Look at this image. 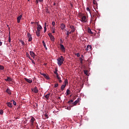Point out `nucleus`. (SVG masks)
<instances>
[{
	"label": "nucleus",
	"mask_w": 129,
	"mask_h": 129,
	"mask_svg": "<svg viewBox=\"0 0 129 129\" xmlns=\"http://www.w3.org/2000/svg\"><path fill=\"white\" fill-rule=\"evenodd\" d=\"M57 64H58L59 66H62V64H63V61H64V58L62 56V55H61L60 57H58L57 59Z\"/></svg>",
	"instance_id": "1"
},
{
	"label": "nucleus",
	"mask_w": 129,
	"mask_h": 129,
	"mask_svg": "<svg viewBox=\"0 0 129 129\" xmlns=\"http://www.w3.org/2000/svg\"><path fill=\"white\" fill-rule=\"evenodd\" d=\"M27 36H28V37L29 38L28 41L29 42L31 41L32 40V35H31V34L29 33V32H28Z\"/></svg>",
	"instance_id": "2"
},
{
	"label": "nucleus",
	"mask_w": 129,
	"mask_h": 129,
	"mask_svg": "<svg viewBox=\"0 0 129 129\" xmlns=\"http://www.w3.org/2000/svg\"><path fill=\"white\" fill-rule=\"evenodd\" d=\"M81 21L82 22H86V16H81Z\"/></svg>",
	"instance_id": "3"
},
{
	"label": "nucleus",
	"mask_w": 129,
	"mask_h": 129,
	"mask_svg": "<svg viewBox=\"0 0 129 129\" xmlns=\"http://www.w3.org/2000/svg\"><path fill=\"white\" fill-rule=\"evenodd\" d=\"M60 49L61 50V51L62 52H65L66 48H65V47H64L63 44H60Z\"/></svg>",
	"instance_id": "4"
},
{
	"label": "nucleus",
	"mask_w": 129,
	"mask_h": 129,
	"mask_svg": "<svg viewBox=\"0 0 129 129\" xmlns=\"http://www.w3.org/2000/svg\"><path fill=\"white\" fill-rule=\"evenodd\" d=\"M70 28H71V31L70 32V34H72V33L74 32L75 31V28L74 26H70Z\"/></svg>",
	"instance_id": "5"
},
{
	"label": "nucleus",
	"mask_w": 129,
	"mask_h": 129,
	"mask_svg": "<svg viewBox=\"0 0 129 129\" xmlns=\"http://www.w3.org/2000/svg\"><path fill=\"white\" fill-rule=\"evenodd\" d=\"M41 75H42L46 79H47V80H49L50 78H49L48 75L45 74H40Z\"/></svg>",
	"instance_id": "6"
},
{
	"label": "nucleus",
	"mask_w": 129,
	"mask_h": 129,
	"mask_svg": "<svg viewBox=\"0 0 129 129\" xmlns=\"http://www.w3.org/2000/svg\"><path fill=\"white\" fill-rule=\"evenodd\" d=\"M32 90L35 94H37L38 92H39V90L38 89H37V88L36 87H35L34 89H32Z\"/></svg>",
	"instance_id": "7"
},
{
	"label": "nucleus",
	"mask_w": 129,
	"mask_h": 129,
	"mask_svg": "<svg viewBox=\"0 0 129 129\" xmlns=\"http://www.w3.org/2000/svg\"><path fill=\"white\" fill-rule=\"evenodd\" d=\"M30 56H31L32 57H33V59H34L35 56V54L34 53V51H30Z\"/></svg>",
	"instance_id": "8"
},
{
	"label": "nucleus",
	"mask_w": 129,
	"mask_h": 129,
	"mask_svg": "<svg viewBox=\"0 0 129 129\" xmlns=\"http://www.w3.org/2000/svg\"><path fill=\"white\" fill-rule=\"evenodd\" d=\"M79 102V98H78V99L76 100V101H75L74 103H73V105H72V106H74L75 105H76Z\"/></svg>",
	"instance_id": "9"
},
{
	"label": "nucleus",
	"mask_w": 129,
	"mask_h": 129,
	"mask_svg": "<svg viewBox=\"0 0 129 129\" xmlns=\"http://www.w3.org/2000/svg\"><path fill=\"white\" fill-rule=\"evenodd\" d=\"M22 15H21L20 16H18L17 18V22L18 23H20V20H21V18H22Z\"/></svg>",
	"instance_id": "10"
},
{
	"label": "nucleus",
	"mask_w": 129,
	"mask_h": 129,
	"mask_svg": "<svg viewBox=\"0 0 129 129\" xmlns=\"http://www.w3.org/2000/svg\"><path fill=\"white\" fill-rule=\"evenodd\" d=\"M35 121V118L34 117H31V119L30 121L31 122V124L32 125H33L34 122Z\"/></svg>",
	"instance_id": "11"
},
{
	"label": "nucleus",
	"mask_w": 129,
	"mask_h": 129,
	"mask_svg": "<svg viewBox=\"0 0 129 129\" xmlns=\"http://www.w3.org/2000/svg\"><path fill=\"white\" fill-rule=\"evenodd\" d=\"M60 28L61 29V30H64V28H66V26L64 24H61Z\"/></svg>",
	"instance_id": "12"
},
{
	"label": "nucleus",
	"mask_w": 129,
	"mask_h": 129,
	"mask_svg": "<svg viewBox=\"0 0 129 129\" xmlns=\"http://www.w3.org/2000/svg\"><path fill=\"white\" fill-rule=\"evenodd\" d=\"M12 78H10V77H7V79H5V81H6V82H12Z\"/></svg>",
	"instance_id": "13"
},
{
	"label": "nucleus",
	"mask_w": 129,
	"mask_h": 129,
	"mask_svg": "<svg viewBox=\"0 0 129 129\" xmlns=\"http://www.w3.org/2000/svg\"><path fill=\"white\" fill-rule=\"evenodd\" d=\"M24 79L28 83H32L33 82L32 80L28 79V78H24Z\"/></svg>",
	"instance_id": "14"
},
{
	"label": "nucleus",
	"mask_w": 129,
	"mask_h": 129,
	"mask_svg": "<svg viewBox=\"0 0 129 129\" xmlns=\"http://www.w3.org/2000/svg\"><path fill=\"white\" fill-rule=\"evenodd\" d=\"M7 105H8V107H12V103L11 102H7Z\"/></svg>",
	"instance_id": "15"
},
{
	"label": "nucleus",
	"mask_w": 129,
	"mask_h": 129,
	"mask_svg": "<svg viewBox=\"0 0 129 129\" xmlns=\"http://www.w3.org/2000/svg\"><path fill=\"white\" fill-rule=\"evenodd\" d=\"M6 93H7L8 94H11L12 92H11V90L10 89L8 88L6 90Z\"/></svg>",
	"instance_id": "16"
},
{
	"label": "nucleus",
	"mask_w": 129,
	"mask_h": 129,
	"mask_svg": "<svg viewBox=\"0 0 129 129\" xmlns=\"http://www.w3.org/2000/svg\"><path fill=\"white\" fill-rule=\"evenodd\" d=\"M57 71H58L57 69H55V71L54 72V74H56V78H57V77H58V73H57Z\"/></svg>",
	"instance_id": "17"
},
{
	"label": "nucleus",
	"mask_w": 129,
	"mask_h": 129,
	"mask_svg": "<svg viewBox=\"0 0 129 129\" xmlns=\"http://www.w3.org/2000/svg\"><path fill=\"white\" fill-rule=\"evenodd\" d=\"M66 88V85H62L61 86V90L62 91H63L64 89Z\"/></svg>",
	"instance_id": "18"
},
{
	"label": "nucleus",
	"mask_w": 129,
	"mask_h": 129,
	"mask_svg": "<svg viewBox=\"0 0 129 129\" xmlns=\"http://www.w3.org/2000/svg\"><path fill=\"white\" fill-rule=\"evenodd\" d=\"M26 56L28 57L30 60H32V58L31 57L30 54L28 53V52H26Z\"/></svg>",
	"instance_id": "19"
},
{
	"label": "nucleus",
	"mask_w": 129,
	"mask_h": 129,
	"mask_svg": "<svg viewBox=\"0 0 129 129\" xmlns=\"http://www.w3.org/2000/svg\"><path fill=\"white\" fill-rule=\"evenodd\" d=\"M57 79H58V80L59 81L60 83H61L62 82V80H61V78H60V77H59L58 74V77H57Z\"/></svg>",
	"instance_id": "20"
},
{
	"label": "nucleus",
	"mask_w": 129,
	"mask_h": 129,
	"mask_svg": "<svg viewBox=\"0 0 129 129\" xmlns=\"http://www.w3.org/2000/svg\"><path fill=\"white\" fill-rule=\"evenodd\" d=\"M50 93H48V94H46V95L45 96V97L46 98V100L49 99V97L50 96Z\"/></svg>",
	"instance_id": "21"
},
{
	"label": "nucleus",
	"mask_w": 129,
	"mask_h": 129,
	"mask_svg": "<svg viewBox=\"0 0 129 129\" xmlns=\"http://www.w3.org/2000/svg\"><path fill=\"white\" fill-rule=\"evenodd\" d=\"M92 48L91 45H88L87 47L86 48V50H91Z\"/></svg>",
	"instance_id": "22"
},
{
	"label": "nucleus",
	"mask_w": 129,
	"mask_h": 129,
	"mask_svg": "<svg viewBox=\"0 0 129 129\" xmlns=\"http://www.w3.org/2000/svg\"><path fill=\"white\" fill-rule=\"evenodd\" d=\"M55 27H52L51 28V31L52 32V33H55Z\"/></svg>",
	"instance_id": "23"
},
{
	"label": "nucleus",
	"mask_w": 129,
	"mask_h": 129,
	"mask_svg": "<svg viewBox=\"0 0 129 129\" xmlns=\"http://www.w3.org/2000/svg\"><path fill=\"white\" fill-rule=\"evenodd\" d=\"M88 32L90 34H93V32H92L91 29L90 28L88 29Z\"/></svg>",
	"instance_id": "24"
},
{
	"label": "nucleus",
	"mask_w": 129,
	"mask_h": 129,
	"mask_svg": "<svg viewBox=\"0 0 129 129\" xmlns=\"http://www.w3.org/2000/svg\"><path fill=\"white\" fill-rule=\"evenodd\" d=\"M36 33L37 36H40V32H39V31H38V29L37 30Z\"/></svg>",
	"instance_id": "25"
},
{
	"label": "nucleus",
	"mask_w": 129,
	"mask_h": 129,
	"mask_svg": "<svg viewBox=\"0 0 129 129\" xmlns=\"http://www.w3.org/2000/svg\"><path fill=\"white\" fill-rule=\"evenodd\" d=\"M69 82H68V79H66L64 81V86H67V84H68Z\"/></svg>",
	"instance_id": "26"
},
{
	"label": "nucleus",
	"mask_w": 129,
	"mask_h": 129,
	"mask_svg": "<svg viewBox=\"0 0 129 129\" xmlns=\"http://www.w3.org/2000/svg\"><path fill=\"white\" fill-rule=\"evenodd\" d=\"M70 94V89H67V95H69Z\"/></svg>",
	"instance_id": "27"
},
{
	"label": "nucleus",
	"mask_w": 129,
	"mask_h": 129,
	"mask_svg": "<svg viewBox=\"0 0 129 129\" xmlns=\"http://www.w3.org/2000/svg\"><path fill=\"white\" fill-rule=\"evenodd\" d=\"M37 28L39 29L40 30H41V29H42V28L40 24H37Z\"/></svg>",
	"instance_id": "28"
},
{
	"label": "nucleus",
	"mask_w": 129,
	"mask_h": 129,
	"mask_svg": "<svg viewBox=\"0 0 129 129\" xmlns=\"http://www.w3.org/2000/svg\"><path fill=\"white\" fill-rule=\"evenodd\" d=\"M0 70H5V67H4V66H1V65L0 64Z\"/></svg>",
	"instance_id": "29"
},
{
	"label": "nucleus",
	"mask_w": 129,
	"mask_h": 129,
	"mask_svg": "<svg viewBox=\"0 0 129 129\" xmlns=\"http://www.w3.org/2000/svg\"><path fill=\"white\" fill-rule=\"evenodd\" d=\"M84 73L86 75H88V70H84Z\"/></svg>",
	"instance_id": "30"
},
{
	"label": "nucleus",
	"mask_w": 129,
	"mask_h": 129,
	"mask_svg": "<svg viewBox=\"0 0 129 129\" xmlns=\"http://www.w3.org/2000/svg\"><path fill=\"white\" fill-rule=\"evenodd\" d=\"M36 4L37 5L38 4H39V2H43V0H36Z\"/></svg>",
	"instance_id": "31"
},
{
	"label": "nucleus",
	"mask_w": 129,
	"mask_h": 129,
	"mask_svg": "<svg viewBox=\"0 0 129 129\" xmlns=\"http://www.w3.org/2000/svg\"><path fill=\"white\" fill-rule=\"evenodd\" d=\"M50 40H53V41L54 40V37L53 35H52V34L50 36Z\"/></svg>",
	"instance_id": "32"
},
{
	"label": "nucleus",
	"mask_w": 129,
	"mask_h": 129,
	"mask_svg": "<svg viewBox=\"0 0 129 129\" xmlns=\"http://www.w3.org/2000/svg\"><path fill=\"white\" fill-rule=\"evenodd\" d=\"M73 102H74V100H72V99H71V100H70V101H69L68 102V103H69V104H70V103H73Z\"/></svg>",
	"instance_id": "33"
},
{
	"label": "nucleus",
	"mask_w": 129,
	"mask_h": 129,
	"mask_svg": "<svg viewBox=\"0 0 129 129\" xmlns=\"http://www.w3.org/2000/svg\"><path fill=\"white\" fill-rule=\"evenodd\" d=\"M80 60L81 63L83 64V59H82V58L80 57Z\"/></svg>",
	"instance_id": "34"
},
{
	"label": "nucleus",
	"mask_w": 129,
	"mask_h": 129,
	"mask_svg": "<svg viewBox=\"0 0 129 129\" xmlns=\"http://www.w3.org/2000/svg\"><path fill=\"white\" fill-rule=\"evenodd\" d=\"M42 44H43V46L45 48H46V43H45V41H42Z\"/></svg>",
	"instance_id": "35"
},
{
	"label": "nucleus",
	"mask_w": 129,
	"mask_h": 129,
	"mask_svg": "<svg viewBox=\"0 0 129 129\" xmlns=\"http://www.w3.org/2000/svg\"><path fill=\"white\" fill-rule=\"evenodd\" d=\"M13 101V103L14 104V105H17V103L15 101V100H12Z\"/></svg>",
	"instance_id": "36"
},
{
	"label": "nucleus",
	"mask_w": 129,
	"mask_h": 129,
	"mask_svg": "<svg viewBox=\"0 0 129 129\" xmlns=\"http://www.w3.org/2000/svg\"><path fill=\"white\" fill-rule=\"evenodd\" d=\"M70 32H69V31H68V32H67V37H66V38H67V37H69V35H70Z\"/></svg>",
	"instance_id": "37"
},
{
	"label": "nucleus",
	"mask_w": 129,
	"mask_h": 129,
	"mask_svg": "<svg viewBox=\"0 0 129 129\" xmlns=\"http://www.w3.org/2000/svg\"><path fill=\"white\" fill-rule=\"evenodd\" d=\"M3 113H4V110H3V109H1V110H0V114L1 115H3Z\"/></svg>",
	"instance_id": "38"
},
{
	"label": "nucleus",
	"mask_w": 129,
	"mask_h": 129,
	"mask_svg": "<svg viewBox=\"0 0 129 129\" xmlns=\"http://www.w3.org/2000/svg\"><path fill=\"white\" fill-rule=\"evenodd\" d=\"M55 22L52 21V25L53 27H54V26H55Z\"/></svg>",
	"instance_id": "39"
},
{
	"label": "nucleus",
	"mask_w": 129,
	"mask_h": 129,
	"mask_svg": "<svg viewBox=\"0 0 129 129\" xmlns=\"http://www.w3.org/2000/svg\"><path fill=\"white\" fill-rule=\"evenodd\" d=\"M8 41L9 42H11V38L10 37V36H9Z\"/></svg>",
	"instance_id": "40"
},
{
	"label": "nucleus",
	"mask_w": 129,
	"mask_h": 129,
	"mask_svg": "<svg viewBox=\"0 0 129 129\" xmlns=\"http://www.w3.org/2000/svg\"><path fill=\"white\" fill-rule=\"evenodd\" d=\"M31 60L32 61V62L33 63V64H35V62L34 61V59H32L31 58Z\"/></svg>",
	"instance_id": "41"
},
{
	"label": "nucleus",
	"mask_w": 129,
	"mask_h": 129,
	"mask_svg": "<svg viewBox=\"0 0 129 129\" xmlns=\"http://www.w3.org/2000/svg\"><path fill=\"white\" fill-rule=\"evenodd\" d=\"M97 2H96V0H93V4L94 5H97Z\"/></svg>",
	"instance_id": "42"
},
{
	"label": "nucleus",
	"mask_w": 129,
	"mask_h": 129,
	"mask_svg": "<svg viewBox=\"0 0 129 129\" xmlns=\"http://www.w3.org/2000/svg\"><path fill=\"white\" fill-rule=\"evenodd\" d=\"M21 44H23V45H25V43H24V41H23V40H21Z\"/></svg>",
	"instance_id": "43"
},
{
	"label": "nucleus",
	"mask_w": 129,
	"mask_h": 129,
	"mask_svg": "<svg viewBox=\"0 0 129 129\" xmlns=\"http://www.w3.org/2000/svg\"><path fill=\"white\" fill-rule=\"evenodd\" d=\"M58 86V84H55L54 87L57 88Z\"/></svg>",
	"instance_id": "44"
},
{
	"label": "nucleus",
	"mask_w": 129,
	"mask_h": 129,
	"mask_svg": "<svg viewBox=\"0 0 129 129\" xmlns=\"http://www.w3.org/2000/svg\"><path fill=\"white\" fill-rule=\"evenodd\" d=\"M86 10L88 11V12H90V8H87Z\"/></svg>",
	"instance_id": "45"
},
{
	"label": "nucleus",
	"mask_w": 129,
	"mask_h": 129,
	"mask_svg": "<svg viewBox=\"0 0 129 129\" xmlns=\"http://www.w3.org/2000/svg\"><path fill=\"white\" fill-rule=\"evenodd\" d=\"M77 56L78 57H79L80 56V53H77Z\"/></svg>",
	"instance_id": "46"
},
{
	"label": "nucleus",
	"mask_w": 129,
	"mask_h": 129,
	"mask_svg": "<svg viewBox=\"0 0 129 129\" xmlns=\"http://www.w3.org/2000/svg\"><path fill=\"white\" fill-rule=\"evenodd\" d=\"M44 28V32H46L47 30V28Z\"/></svg>",
	"instance_id": "47"
},
{
	"label": "nucleus",
	"mask_w": 129,
	"mask_h": 129,
	"mask_svg": "<svg viewBox=\"0 0 129 129\" xmlns=\"http://www.w3.org/2000/svg\"><path fill=\"white\" fill-rule=\"evenodd\" d=\"M52 34L51 33H48V36H50V38H51Z\"/></svg>",
	"instance_id": "48"
},
{
	"label": "nucleus",
	"mask_w": 129,
	"mask_h": 129,
	"mask_svg": "<svg viewBox=\"0 0 129 129\" xmlns=\"http://www.w3.org/2000/svg\"><path fill=\"white\" fill-rule=\"evenodd\" d=\"M46 23H45V24H44V28H46Z\"/></svg>",
	"instance_id": "49"
},
{
	"label": "nucleus",
	"mask_w": 129,
	"mask_h": 129,
	"mask_svg": "<svg viewBox=\"0 0 129 129\" xmlns=\"http://www.w3.org/2000/svg\"><path fill=\"white\" fill-rule=\"evenodd\" d=\"M37 28V30H38V32H40L41 30H40L38 27Z\"/></svg>",
	"instance_id": "50"
},
{
	"label": "nucleus",
	"mask_w": 129,
	"mask_h": 129,
	"mask_svg": "<svg viewBox=\"0 0 129 129\" xmlns=\"http://www.w3.org/2000/svg\"><path fill=\"white\" fill-rule=\"evenodd\" d=\"M44 115H45V116L46 117H48V115L46 114V113H45V114H44Z\"/></svg>",
	"instance_id": "51"
},
{
	"label": "nucleus",
	"mask_w": 129,
	"mask_h": 129,
	"mask_svg": "<svg viewBox=\"0 0 129 129\" xmlns=\"http://www.w3.org/2000/svg\"><path fill=\"white\" fill-rule=\"evenodd\" d=\"M3 44V42H0V46H2Z\"/></svg>",
	"instance_id": "52"
},
{
	"label": "nucleus",
	"mask_w": 129,
	"mask_h": 129,
	"mask_svg": "<svg viewBox=\"0 0 129 129\" xmlns=\"http://www.w3.org/2000/svg\"><path fill=\"white\" fill-rule=\"evenodd\" d=\"M53 5H54V6H55V5H56V3H54Z\"/></svg>",
	"instance_id": "53"
},
{
	"label": "nucleus",
	"mask_w": 129,
	"mask_h": 129,
	"mask_svg": "<svg viewBox=\"0 0 129 129\" xmlns=\"http://www.w3.org/2000/svg\"><path fill=\"white\" fill-rule=\"evenodd\" d=\"M36 24H37V26H38V24H39L38 22H36Z\"/></svg>",
	"instance_id": "54"
},
{
	"label": "nucleus",
	"mask_w": 129,
	"mask_h": 129,
	"mask_svg": "<svg viewBox=\"0 0 129 129\" xmlns=\"http://www.w3.org/2000/svg\"><path fill=\"white\" fill-rule=\"evenodd\" d=\"M34 22H31V24H33Z\"/></svg>",
	"instance_id": "55"
},
{
	"label": "nucleus",
	"mask_w": 129,
	"mask_h": 129,
	"mask_svg": "<svg viewBox=\"0 0 129 129\" xmlns=\"http://www.w3.org/2000/svg\"><path fill=\"white\" fill-rule=\"evenodd\" d=\"M46 13H48V9H47V10H46Z\"/></svg>",
	"instance_id": "56"
},
{
	"label": "nucleus",
	"mask_w": 129,
	"mask_h": 129,
	"mask_svg": "<svg viewBox=\"0 0 129 129\" xmlns=\"http://www.w3.org/2000/svg\"><path fill=\"white\" fill-rule=\"evenodd\" d=\"M60 40L61 41H62V39H60Z\"/></svg>",
	"instance_id": "57"
},
{
	"label": "nucleus",
	"mask_w": 129,
	"mask_h": 129,
	"mask_svg": "<svg viewBox=\"0 0 129 129\" xmlns=\"http://www.w3.org/2000/svg\"><path fill=\"white\" fill-rule=\"evenodd\" d=\"M82 56H83V55H82Z\"/></svg>",
	"instance_id": "58"
}]
</instances>
